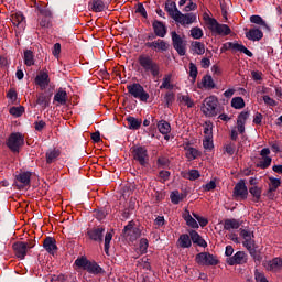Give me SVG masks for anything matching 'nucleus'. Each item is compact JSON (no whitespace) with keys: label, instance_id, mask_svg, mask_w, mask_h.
I'll use <instances>...</instances> for the list:
<instances>
[{"label":"nucleus","instance_id":"obj_2","mask_svg":"<svg viewBox=\"0 0 282 282\" xmlns=\"http://www.w3.org/2000/svg\"><path fill=\"white\" fill-rule=\"evenodd\" d=\"M204 21L207 23L208 30L213 34H217L218 36H228L232 33V30L227 24H220L217 19L208 17V14L204 15Z\"/></svg>","mask_w":282,"mask_h":282},{"label":"nucleus","instance_id":"obj_62","mask_svg":"<svg viewBox=\"0 0 282 282\" xmlns=\"http://www.w3.org/2000/svg\"><path fill=\"white\" fill-rule=\"evenodd\" d=\"M254 279L256 282H269L265 278V274H263V272L259 271L258 269L254 271Z\"/></svg>","mask_w":282,"mask_h":282},{"label":"nucleus","instance_id":"obj_61","mask_svg":"<svg viewBox=\"0 0 282 282\" xmlns=\"http://www.w3.org/2000/svg\"><path fill=\"white\" fill-rule=\"evenodd\" d=\"M248 118H250V112L242 111L239 113V116L237 118V122L240 124H246V120H248Z\"/></svg>","mask_w":282,"mask_h":282},{"label":"nucleus","instance_id":"obj_41","mask_svg":"<svg viewBox=\"0 0 282 282\" xmlns=\"http://www.w3.org/2000/svg\"><path fill=\"white\" fill-rule=\"evenodd\" d=\"M231 50H235V52H242V54H246V56H249L250 58L253 56L252 52L243 46V44L231 42Z\"/></svg>","mask_w":282,"mask_h":282},{"label":"nucleus","instance_id":"obj_59","mask_svg":"<svg viewBox=\"0 0 282 282\" xmlns=\"http://www.w3.org/2000/svg\"><path fill=\"white\" fill-rule=\"evenodd\" d=\"M250 22L254 23L256 25H262L265 28V22L263 21V18L261 15H251L250 17Z\"/></svg>","mask_w":282,"mask_h":282},{"label":"nucleus","instance_id":"obj_10","mask_svg":"<svg viewBox=\"0 0 282 282\" xmlns=\"http://www.w3.org/2000/svg\"><path fill=\"white\" fill-rule=\"evenodd\" d=\"M232 198L236 202H246L248 199V186H246V180H240L234 187Z\"/></svg>","mask_w":282,"mask_h":282},{"label":"nucleus","instance_id":"obj_42","mask_svg":"<svg viewBox=\"0 0 282 282\" xmlns=\"http://www.w3.org/2000/svg\"><path fill=\"white\" fill-rule=\"evenodd\" d=\"M269 189L268 193H276L279 187L281 186V178H274L272 176L269 177Z\"/></svg>","mask_w":282,"mask_h":282},{"label":"nucleus","instance_id":"obj_37","mask_svg":"<svg viewBox=\"0 0 282 282\" xmlns=\"http://www.w3.org/2000/svg\"><path fill=\"white\" fill-rule=\"evenodd\" d=\"M177 100L181 105H184L188 109H193V107H195V101H193L188 95H180Z\"/></svg>","mask_w":282,"mask_h":282},{"label":"nucleus","instance_id":"obj_21","mask_svg":"<svg viewBox=\"0 0 282 282\" xmlns=\"http://www.w3.org/2000/svg\"><path fill=\"white\" fill-rule=\"evenodd\" d=\"M32 177V174L29 172L20 173L15 176L17 182H20V185H17L18 188L21 191V188H25V186H30V178Z\"/></svg>","mask_w":282,"mask_h":282},{"label":"nucleus","instance_id":"obj_39","mask_svg":"<svg viewBox=\"0 0 282 282\" xmlns=\"http://www.w3.org/2000/svg\"><path fill=\"white\" fill-rule=\"evenodd\" d=\"M202 85L204 89H215L217 86L215 85V80L213 79V76L205 75L202 78Z\"/></svg>","mask_w":282,"mask_h":282},{"label":"nucleus","instance_id":"obj_36","mask_svg":"<svg viewBox=\"0 0 282 282\" xmlns=\"http://www.w3.org/2000/svg\"><path fill=\"white\" fill-rule=\"evenodd\" d=\"M54 101L58 102V105H67V91L59 88L54 96Z\"/></svg>","mask_w":282,"mask_h":282},{"label":"nucleus","instance_id":"obj_58","mask_svg":"<svg viewBox=\"0 0 282 282\" xmlns=\"http://www.w3.org/2000/svg\"><path fill=\"white\" fill-rule=\"evenodd\" d=\"M187 180H191V182H195V180H199L200 174L198 170H191L187 173V176H185Z\"/></svg>","mask_w":282,"mask_h":282},{"label":"nucleus","instance_id":"obj_38","mask_svg":"<svg viewBox=\"0 0 282 282\" xmlns=\"http://www.w3.org/2000/svg\"><path fill=\"white\" fill-rule=\"evenodd\" d=\"M156 127L162 135H167L171 133V123H169L166 120L159 121Z\"/></svg>","mask_w":282,"mask_h":282},{"label":"nucleus","instance_id":"obj_15","mask_svg":"<svg viewBox=\"0 0 282 282\" xmlns=\"http://www.w3.org/2000/svg\"><path fill=\"white\" fill-rule=\"evenodd\" d=\"M152 29L154 32V35L159 39H164L166 36L169 29L166 28V24L160 20H154L152 22Z\"/></svg>","mask_w":282,"mask_h":282},{"label":"nucleus","instance_id":"obj_46","mask_svg":"<svg viewBox=\"0 0 282 282\" xmlns=\"http://www.w3.org/2000/svg\"><path fill=\"white\" fill-rule=\"evenodd\" d=\"M111 239H113V230L108 231L105 236L104 250L105 253L109 257V249L111 248Z\"/></svg>","mask_w":282,"mask_h":282},{"label":"nucleus","instance_id":"obj_5","mask_svg":"<svg viewBox=\"0 0 282 282\" xmlns=\"http://www.w3.org/2000/svg\"><path fill=\"white\" fill-rule=\"evenodd\" d=\"M23 144H25V135L20 132L11 133L7 140V147L12 153H19Z\"/></svg>","mask_w":282,"mask_h":282},{"label":"nucleus","instance_id":"obj_23","mask_svg":"<svg viewBox=\"0 0 282 282\" xmlns=\"http://www.w3.org/2000/svg\"><path fill=\"white\" fill-rule=\"evenodd\" d=\"M176 246H177V248H183V249L191 248V246H193V241L191 239V235L182 234L178 237Z\"/></svg>","mask_w":282,"mask_h":282},{"label":"nucleus","instance_id":"obj_50","mask_svg":"<svg viewBox=\"0 0 282 282\" xmlns=\"http://www.w3.org/2000/svg\"><path fill=\"white\" fill-rule=\"evenodd\" d=\"M9 113L14 116V118H21V116L25 113V108L23 106L12 107L10 108Z\"/></svg>","mask_w":282,"mask_h":282},{"label":"nucleus","instance_id":"obj_43","mask_svg":"<svg viewBox=\"0 0 282 282\" xmlns=\"http://www.w3.org/2000/svg\"><path fill=\"white\" fill-rule=\"evenodd\" d=\"M23 61L26 67H32L34 65V52L32 50H25Z\"/></svg>","mask_w":282,"mask_h":282},{"label":"nucleus","instance_id":"obj_44","mask_svg":"<svg viewBox=\"0 0 282 282\" xmlns=\"http://www.w3.org/2000/svg\"><path fill=\"white\" fill-rule=\"evenodd\" d=\"M172 78H173V75L171 74L164 75L160 89H174L175 86L171 83Z\"/></svg>","mask_w":282,"mask_h":282},{"label":"nucleus","instance_id":"obj_30","mask_svg":"<svg viewBox=\"0 0 282 282\" xmlns=\"http://www.w3.org/2000/svg\"><path fill=\"white\" fill-rule=\"evenodd\" d=\"M86 272H88L89 274H95V275L105 274V270L100 265H98L96 263V261L89 262V264L86 269Z\"/></svg>","mask_w":282,"mask_h":282},{"label":"nucleus","instance_id":"obj_4","mask_svg":"<svg viewBox=\"0 0 282 282\" xmlns=\"http://www.w3.org/2000/svg\"><path fill=\"white\" fill-rule=\"evenodd\" d=\"M132 160L138 162L140 166H148L149 165V150L147 147L143 145H133L130 149Z\"/></svg>","mask_w":282,"mask_h":282},{"label":"nucleus","instance_id":"obj_19","mask_svg":"<svg viewBox=\"0 0 282 282\" xmlns=\"http://www.w3.org/2000/svg\"><path fill=\"white\" fill-rule=\"evenodd\" d=\"M43 248L48 252V254H54L58 247L56 246V239L52 237H46L43 241Z\"/></svg>","mask_w":282,"mask_h":282},{"label":"nucleus","instance_id":"obj_56","mask_svg":"<svg viewBox=\"0 0 282 282\" xmlns=\"http://www.w3.org/2000/svg\"><path fill=\"white\" fill-rule=\"evenodd\" d=\"M37 11L40 12V17L44 15V17H52V11H50V9H47V7L45 4H37Z\"/></svg>","mask_w":282,"mask_h":282},{"label":"nucleus","instance_id":"obj_1","mask_svg":"<svg viewBox=\"0 0 282 282\" xmlns=\"http://www.w3.org/2000/svg\"><path fill=\"white\" fill-rule=\"evenodd\" d=\"M137 63L144 74H151L152 78H160V64L153 61V57L147 54H140Z\"/></svg>","mask_w":282,"mask_h":282},{"label":"nucleus","instance_id":"obj_60","mask_svg":"<svg viewBox=\"0 0 282 282\" xmlns=\"http://www.w3.org/2000/svg\"><path fill=\"white\" fill-rule=\"evenodd\" d=\"M164 100L166 102V107H171L173 102H175V93H166Z\"/></svg>","mask_w":282,"mask_h":282},{"label":"nucleus","instance_id":"obj_8","mask_svg":"<svg viewBox=\"0 0 282 282\" xmlns=\"http://www.w3.org/2000/svg\"><path fill=\"white\" fill-rule=\"evenodd\" d=\"M172 46L177 52L178 56H186V40L177 34L176 31L171 32Z\"/></svg>","mask_w":282,"mask_h":282},{"label":"nucleus","instance_id":"obj_17","mask_svg":"<svg viewBox=\"0 0 282 282\" xmlns=\"http://www.w3.org/2000/svg\"><path fill=\"white\" fill-rule=\"evenodd\" d=\"M61 150L58 148H51L45 153L46 164H54L58 162L61 158Z\"/></svg>","mask_w":282,"mask_h":282},{"label":"nucleus","instance_id":"obj_45","mask_svg":"<svg viewBox=\"0 0 282 282\" xmlns=\"http://www.w3.org/2000/svg\"><path fill=\"white\" fill-rule=\"evenodd\" d=\"M91 261H89L88 259H87V257H85V256H82V257H79V258H77L76 260H75V265L77 267V268H80L82 270H87V268L89 267V263H90Z\"/></svg>","mask_w":282,"mask_h":282},{"label":"nucleus","instance_id":"obj_22","mask_svg":"<svg viewBox=\"0 0 282 282\" xmlns=\"http://www.w3.org/2000/svg\"><path fill=\"white\" fill-rule=\"evenodd\" d=\"M165 11L167 12L169 17L171 19L175 20V17H177V13L180 12V9H177V4L173 0L165 1Z\"/></svg>","mask_w":282,"mask_h":282},{"label":"nucleus","instance_id":"obj_47","mask_svg":"<svg viewBox=\"0 0 282 282\" xmlns=\"http://www.w3.org/2000/svg\"><path fill=\"white\" fill-rule=\"evenodd\" d=\"M242 246L247 248L248 252L251 254V257H254L257 254V249H254V240L252 238H249L242 242Z\"/></svg>","mask_w":282,"mask_h":282},{"label":"nucleus","instance_id":"obj_14","mask_svg":"<svg viewBox=\"0 0 282 282\" xmlns=\"http://www.w3.org/2000/svg\"><path fill=\"white\" fill-rule=\"evenodd\" d=\"M145 47H148L149 50H154V52H169V47H171L166 41L162 40V39H158L153 42H147Z\"/></svg>","mask_w":282,"mask_h":282},{"label":"nucleus","instance_id":"obj_13","mask_svg":"<svg viewBox=\"0 0 282 282\" xmlns=\"http://www.w3.org/2000/svg\"><path fill=\"white\" fill-rule=\"evenodd\" d=\"M227 265H243L248 263V254L243 251L236 252L232 257L226 259Z\"/></svg>","mask_w":282,"mask_h":282},{"label":"nucleus","instance_id":"obj_57","mask_svg":"<svg viewBox=\"0 0 282 282\" xmlns=\"http://www.w3.org/2000/svg\"><path fill=\"white\" fill-rule=\"evenodd\" d=\"M192 215H193V217H195V219L198 221V224L202 228H206V226H208V219L207 218L202 217L196 213H193Z\"/></svg>","mask_w":282,"mask_h":282},{"label":"nucleus","instance_id":"obj_34","mask_svg":"<svg viewBox=\"0 0 282 282\" xmlns=\"http://www.w3.org/2000/svg\"><path fill=\"white\" fill-rule=\"evenodd\" d=\"M240 226L239 220L235 218L225 219L224 221V230H237Z\"/></svg>","mask_w":282,"mask_h":282},{"label":"nucleus","instance_id":"obj_51","mask_svg":"<svg viewBox=\"0 0 282 282\" xmlns=\"http://www.w3.org/2000/svg\"><path fill=\"white\" fill-rule=\"evenodd\" d=\"M184 197V194L180 193V191H174L170 195L172 204H180Z\"/></svg>","mask_w":282,"mask_h":282},{"label":"nucleus","instance_id":"obj_63","mask_svg":"<svg viewBox=\"0 0 282 282\" xmlns=\"http://www.w3.org/2000/svg\"><path fill=\"white\" fill-rule=\"evenodd\" d=\"M203 147L204 149L209 151L215 149V145L213 144V138L205 137V139L203 140Z\"/></svg>","mask_w":282,"mask_h":282},{"label":"nucleus","instance_id":"obj_40","mask_svg":"<svg viewBox=\"0 0 282 282\" xmlns=\"http://www.w3.org/2000/svg\"><path fill=\"white\" fill-rule=\"evenodd\" d=\"M10 20L15 28H19L25 21V15L21 12H15L11 14Z\"/></svg>","mask_w":282,"mask_h":282},{"label":"nucleus","instance_id":"obj_53","mask_svg":"<svg viewBox=\"0 0 282 282\" xmlns=\"http://www.w3.org/2000/svg\"><path fill=\"white\" fill-rule=\"evenodd\" d=\"M199 74V70L197 69V65L195 63H189V77L192 78V83H195L197 80V75Z\"/></svg>","mask_w":282,"mask_h":282},{"label":"nucleus","instance_id":"obj_32","mask_svg":"<svg viewBox=\"0 0 282 282\" xmlns=\"http://www.w3.org/2000/svg\"><path fill=\"white\" fill-rule=\"evenodd\" d=\"M89 8L93 10V12H104V10L107 8V4H105V1L102 0H93L89 2Z\"/></svg>","mask_w":282,"mask_h":282},{"label":"nucleus","instance_id":"obj_33","mask_svg":"<svg viewBox=\"0 0 282 282\" xmlns=\"http://www.w3.org/2000/svg\"><path fill=\"white\" fill-rule=\"evenodd\" d=\"M126 120L128 122L129 129H132L133 131H138V129H140V127H142L141 119H137L135 117L129 116L126 118Z\"/></svg>","mask_w":282,"mask_h":282},{"label":"nucleus","instance_id":"obj_20","mask_svg":"<svg viewBox=\"0 0 282 282\" xmlns=\"http://www.w3.org/2000/svg\"><path fill=\"white\" fill-rule=\"evenodd\" d=\"M187 160L191 162L193 160H197V158H202V153L196 148L191 147V143H186L184 147Z\"/></svg>","mask_w":282,"mask_h":282},{"label":"nucleus","instance_id":"obj_25","mask_svg":"<svg viewBox=\"0 0 282 282\" xmlns=\"http://www.w3.org/2000/svg\"><path fill=\"white\" fill-rule=\"evenodd\" d=\"M35 84L39 85V87H42L43 89L50 85V75L45 72L40 73L35 77Z\"/></svg>","mask_w":282,"mask_h":282},{"label":"nucleus","instance_id":"obj_11","mask_svg":"<svg viewBox=\"0 0 282 282\" xmlns=\"http://www.w3.org/2000/svg\"><path fill=\"white\" fill-rule=\"evenodd\" d=\"M86 236L90 241H96L97 243H102L105 237V227L97 226L90 229H87Z\"/></svg>","mask_w":282,"mask_h":282},{"label":"nucleus","instance_id":"obj_29","mask_svg":"<svg viewBox=\"0 0 282 282\" xmlns=\"http://www.w3.org/2000/svg\"><path fill=\"white\" fill-rule=\"evenodd\" d=\"M265 268L269 272H279V270H282L279 258H273L272 260L268 261Z\"/></svg>","mask_w":282,"mask_h":282},{"label":"nucleus","instance_id":"obj_28","mask_svg":"<svg viewBox=\"0 0 282 282\" xmlns=\"http://www.w3.org/2000/svg\"><path fill=\"white\" fill-rule=\"evenodd\" d=\"M52 100V95L40 94L36 99V105H40L42 109H47Z\"/></svg>","mask_w":282,"mask_h":282},{"label":"nucleus","instance_id":"obj_9","mask_svg":"<svg viewBox=\"0 0 282 282\" xmlns=\"http://www.w3.org/2000/svg\"><path fill=\"white\" fill-rule=\"evenodd\" d=\"M123 237L126 239H129V241H138V239H140L142 231L140 230V228H138L135 226V221L134 220H130L128 223V225L123 228Z\"/></svg>","mask_w":282,"mask_h":282},{"label":"nucleus","instance_id":"obj_52","mask_svg":"<svg viewBox=\"0 0 282 282\" xmlns=\"http://www.w3.org/2000/svg\"><path fill=\"white\" fill-rule=\"evenodd\" d=\"M236 145L232 142L225 143L223 147V153L224 155H235Z\"/></svg>","mask_w":282,"mask_h":282},{"label":"nucleus","instance_id":"obj_49","mask_svg":"<svg viewBox=\"0 0 282 282\" xmlns=\"http://www.w3.org/2000/svg\"><path fill=\"white\" fill-rule=\"evenodd\" d=\"M231 107L234 109H243V107H246V101L241 97H234L231 99Z\"/></svg>","mask_w":282,"mask_h":282},{"label":"nucleus","instance_id":"obj_3","mask_svg":"<svg viewBox=\"0 0 282 282\" xmlns=\"http://www.w3.org/2000/svg\"><path fill=\"white\" fill-rule=\"evenodd\" d=\"M203 105V113L207 118H215V116H219V113H221V110H219V99L215 96L205 98Z\"/></svg>","mask_w":282,"mask_h":282},{"label":"nucleus","instance_id":"obj_6","mask_svg":"<svg viewBox=\"0 0 282 282\" xmlns=\"http://www.w3.org/2000/svg\"><path fill=\"white\" fill-rule=\"evenodd\" d=\"M127 89L128 94H130L132 98H137V100H140L141 102H147V100H149L150 98L149 93H147V90H144V87L139 83L128 85Z\"/></svg>","mask_w":282,"mask_h":282},{"label":"nucleus","instance_id":"obj_48","mask_svg":"<svg viewBox=\"0 0 282 282\" xmlns=\"http://www.w3.org/2000/svg\"><path fill=\"white\" fill-rule=\"evenodd\" d=\"M51 19L52 15H40L37 19L40 28H50L52 25Z\"/></svg>","mask_w":282,"mask_h":282},{"label":"nucleus","instance_id":"obj_27","mask_svg":"<svg viewBox=\"0 0 282 282\" xmlns=\"http://www.w3.org/2000/svg\"><path fill=\"white\" fill-rule=\"evenodd\" d=\"M246 37L249 41H261V39H263V31L259 30V29H250L247 33H246Z\"/></svg>","mask_w":282,"mask_h":282},{"label":"nucleus","instance_id":"obj_35","mask_svg":"<svg viewBox=\"0 0 282 282\" xmlns=\"http://www.w3.org/2000/svg\"><path fill=\"white\" fill-rule=\"evenodd\" d=\"M249 193L253 197L252 202H254L256 204H259V202H261V194L263 193V188L259 186H251L249 188Z\"/></svg>","mask_w":282,"mask_h":282},{"label":"nucleus","instance_id":"obj_7","mask_svg":"<svg viewBox=\"0 0 282 282\" xmlns=\"http://www.w3.org/2000/svg\"><path fill=\"white\" fill-rule=\"evenodd\" d=\"M195 261L197 265H203V267L219 265V258H217V256L215 254H212L210 252H200L196 254Z\"/></svg>","mask_w":282,"mask_h":282},{"label":"nucleus","instance_id":"obj_12","mask_svg":"<svg viewBox=\"0 0 282 282\" xmlns=\"http://www.w3.org/2000/svg\"><path fill=\"white\" fill-rule=\"evenodd\" d=\"M174 21L176 23H180V25H183V28H186V25H193V23L197 22V14L195 13H181V11L177 13V15L174 18Z\"/></svg>","mask_w":282,"mask_h":282},{"label":"nucleus","instance_id":"obj_31","mask_svg":"<svg viewBox=\"0 0 282 282\" xmlns=\"http://www.w3.org/2000/svg\"><path fill=\"white\" fill-rule=\"evenodd\" d=\"M183 219L186 221V225L189 228H194V229L199 228V224H197V220H195V218L191 216V212H188V209H186L185 213L183 214Z\"/></svg>","mask_w":282,"mask_h":282},{"label":"nucleus","instance_id":"obj_24","mask_svg":"<svg viewBox=\"0 0 282 282\" xmlns=\"http://www.w3.org/2000/svg\"><path fill=\"white\" fill-rule=\"evenodd\" d=\"M189 237L192 239V242L196 243L200 248H207L208 247V243L206 242V240H204V238H202L199 236V232H197L196 230H189Z\"/></svg>","mask_w":282,"mask_h":282},{"label":"nucleus","instance_id":"obj_55","mask_svg":"<svg viewBox=\"0 0 282 282\" xmlns=\"http://www.w3.org/2000/svg\"><path fill=\"white\" fill-rule=\"evenodd\" d=\"M205 138H213V122L206 121L204 124Z\"/></svg>","mask_w":282,"mask_h":282},{"label":"nucleus","instance_id":"obj_64","mask_svg":"<svg viewBox=\"0 0 282 282\" xmlns=\"http://www.w3.org/2000/svg\"><path fill=\"white\" fill-rule=\"evenodd\" d=\"M7 98H9L11 102H17V98H18L17 89L10 88L9 91L7 93Z\"/></svg>","mask_w":282,"mask_h":282},{"label":"nucleus","instance_id":"obj_18","mask_svg":"<svg viewBox=\"0 0 282 282\" xmlns=\"http://www.w3.org/2000/svg\"><path fill=\"white\" fill-rule=\"evenodd\" d=\"M260 155L262 158V161H260V169H270V165L272 164V158L268 156L270 155V148L262 149Z\"/></svg>","mask_w":282,"mask_h":282},{"label":"nucleus","instance_id":"obj_26","mask_svg":"<svg viewBox=\"0 0 282 282\" xmlns=\"http://www.w3.org/2000/svg\"><path fill=\"white\" fill-rule=\"evenodd\" d=\"M191 50L193 54H197L198 56H203L206 53V45L202 42L194 41L191 44Z\"/></svg>","mask_w":282,"mask_h":282},{"label":"nucleus","instance_id":"obj_16","mask_svg":"<svg viewBox=\"0 0 282 282\" xmlns=\"http://www.w3.org/2000/svg\"><path fill=\"white\" fill-rule=\"evenodd\" d=\"M12 249L17 259H25L28 254V248L25 247V242L17 241L12 245Z\"/></svg>","mask_w":282,"mask_h":282},{"label":"nucleus","instance_id":"obj_54","mask_svg":"<svg viewBox=\"0 0 282 282\" xmlns=\"http://www.w3.org/2000/svg\"><path fill=\"white\" fill-rule=\"evenodd\" d=\"M191 36H192V39L199 40V39H202V36H204V31L199 26L192 28Z\"/></svg>","mask_w":282,"mask_h":282}]
</instances>
